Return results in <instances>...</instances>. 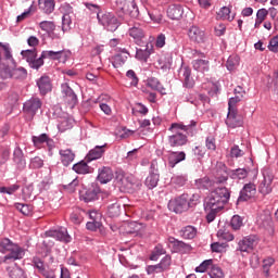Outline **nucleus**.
I'll return each instance as SVG.
<instances>
[{
  "mask_svg": "<svg viewBox=\"0 0 278 278\" xmlns=\"http://www.w3.org/2000/svg\"><path fill=\"white\" fill-rule=\"evenodd\" d=\"M240 101H242V96H235L230 98L228 102V112H238L236 104L240 103Z\"/></svg>",
  "mask_w": 278,
  "mask_h": 278,
  "instance_id": "obj_48",
  "label": "nucleus"
},
{
  "mask_svg": "<svg viewBox=\"0 0 278 278\" xmlns=\"http://www.w3.org/2000/svg\"><path fill=\"white\" fill-rule=\"evenodd\" d=\"M168 242L170 244H173L175 251H188L190 250V245L186 244L185 242L182 241H179L173 237H169L168 238Z\"/></svg>",
  "mask_w": 278,
  "mask_h": 278,
  "instance_id": "obj_39",
  "label": "nucleus"
},
{
  "mask_svg": "<svg viewBox=\"0 0 278 278\" xmlns=\"http://www.w3.org/2000/svg\"><path fill=\"white\" fill-rule=\"evenodd\" d=\"M231 193L226 187H217L213 190L205 202V211L207 212V223H213L216 218V214L225 207L226 203H229Z\"/></svg>",
  "mask_w": 278,
  "mask_h": 278,
  "instance_id": "obj_1",
  "label": "nucleus"
},
{
  "mask_svg": "<svg viewBox=\"0 0 278 278\" xmlns=\"http://www.w3.org/2000/svg\"><path fill=\"white\" fill-rule=\"evenodd\" d=\"M99 194V190L98 189H94V188H91V189H88L85 194L83 195L84 198V201L86 203H90V201H97V197Z\"/></svg>",
  "mask_w": 278,
  "mask_h": 278,
  "instance_id": "obj_43",
  "label": "nucleus"
},
{
  "mask_svg": "<svg viewBox=\"0 0 278 278\" xmlns=\"http://www.w3.org/2000/svg\"><path fill=\"white\" fill-rule=\"evenodd\" d=\"M71 25H73V20L71 18V14H64L62 17V31L71 30Z\"/></svg>",
  "mask_w": 278,
  "mask_h": 278,
  "instance_id": "obj_49",
  "label": "nucleus"
},
{
  "mask_svg": "<svg viewBox=\"0 0 278 278\" xmlns=\"http://www.w3.org/2000/svg\"><path fill=\"white\" fill-rule=\"evenodd\" d=\"M129 58V52L125 49L119 50V52H117L114 56H113V66L114 68H118L121 66H123V64H125V62H127Z\"/></svg>",
  "mask_w": 278,
  "mask_h": 278,
  "instance_id": "obj_25",
  "label": "nucleus"
},
{
  "mask_svg": "<svg viewBox=\"0 0 278 278\" xmlns=\"http://www.w3.org/2000/svg\"><path fill=\"white\" fill-rule=\"evenodd\" d=\"M12 68H14V64H12V66L3 65L0 68V76L2 77V79H11L12 78Z\"/></svg>",
  "mask_w": 278,
  "mask_h": 278,
  "instance_id": "obj_46",
  "label": "nucleus"
},
{
  "mask_svg": "<svg viewBox=\"0 0 278 278\" xmlns=\"http://www.w3.org/2000/svg\"><path fill=\"white\" fill-rule=\"evenodd\" d=\"M59 154L61 155V163L63 166H71L72 162L75 160V154L71 149L60 150Z\"/></svg>",
  "mask_w": 278,
  "mask_h": 278,
  "instance_id": "obj_27",
  "label": "nucleus"
},
{
  "mask_svg": "<svg viewBox=\"0 0 278 278\" xmlns=\"http://www.w3.org/2000/svg\"><path fill=\"white\" fill-rule=\"evenodd\" d=\"M114 179V172L110 167H101L98 174V180L100 184H108Z\"/></svg>",
  "mask_w": 278,
  "mask_h": 278,
  "instance_id": "obj_23",
  "label": "nucleus"
},
{
  "mask_svg": "<svg viewBox=\"0 0 278 278\" xmlns=\"http://www.w3.org/2000/svg\"><path fill=\"white\" fill-rule=\"evenodd\" d=\"M162 267L163 270H168L170 268V264H172V260L170 256L166 255L165 257H163L161 260V262L159 263Z\"/></svg>",
  "mask_w": 278,
  "mask_h": 278,
  "instance_id": "obj_61",
  "label": "nucleus"
},
{
  "mask_svg": "<svg viewBox=\"0 0 278 278\" xmlns=\"http://www.w3.org/2000/svg\"><path fill=\"white\" fill-rule=\"evenodd\" d=\"M126 77L127 79H129L130 81V86H138V75H136V72L134 70H129L127 73H126Z\"/></svg>",
  "mask_w": 278,
  "mask_h": 278,
  "instance_id": "obj_53",
  "label": "nucleus"
},
{
  "mask_svg": "<svg viewBox=\"0 0 278 278\" xmlns=\"http://www.w3.org/2000/svg\"><path fill=\"white\" fill-rule=\"evenodd\" d=\"M167 16L172 18V21H179L181 16H184V8L179 4H172L167 9Z\"/></svg>",
  "mask_w": 278,
  "mask_h": 278,
  "instance_id": "obj_24",
  "label": "nucleus"
},
{
  "mask_svg": "<svg viewBox=\"0 0 278 278\" xmlns=\"http://www.w3.org/2000/svg\"><path fill=\"white\" fill-rule=\"evenodd\" d=\"M30 68H35L36 71H38V68H40V66H43L45 64V58H42V54L38 58V59H34L30 63H28Z\"/></svg>",
  "mask_w": 278,
  "mask_h": 278,
  "instance_id": "obj_55",
  "label": "nucleus"
},
{
  "mask_svg": "<svg viewBox=\"0 0 278 278\" xmlns=\"http://www.w3.org/2000/svg\"><path fill=\"white\" fill-rule=\"evenodd\" d=\"M132 5H134V0H116L115 1V10H117L122 14L129 12V7L131 8Z\"/></svg>",
  "mask_w": 278,
  "mask_h": 278,
  "instance_id": "obj_33",
  "label": "nucleus"
},
{
  "mask_svg": "<svg viewBox=\"0 0 278 278\" xmlns=\"http://www.w3.org/2000/svg\"><path fill=\"white\" fill-rule=\"evenodd\" d=\"M73 170L77 173V175H88V173H92L90 166L85 161H80L73 165Z\"/></svg>",
  "mask_w": 278,
  "mask_h": 278,
  "instance_id": "obj_34",
  "label": "nucleus"
},
{
  "mask_svg": "<svg viewBox=\"0 0 278 278\" xmlns=\"http://www.w3.org/2000/svg\"><path fill=\"white\" fill-rule=\"evenodd\" d=\"M184 160H186V152H169L167 155V162L170 168H175Z\"/></svg>",
  "mask_w": 278,
  "mask_h": 278,
  "instance_id": "obj_20",
  "label": "nucleus"
},
{
  "mask_svg": "<svg viewBox=\"0 0 278 278\" xmlns=\"http://www.w3.org/2000/svg\"><path fill=\"white\" fill-rule=\"evenodd\" d=\"M13 162L17 170H24L25 166H27V162L25 161V154L23 153V150L20 147L14 149Z\"/></svg>",
  "mask_w": 278,
  "mask_h": 278,
  "instance_id": "obj_14",
  "label": "nucleus"
},
{
  "mask_svg": "<svg viewBox=\"0 0 278 278\" xmlns=\"http://www.w3.org/2000/svg\"><path fill=\"white\" fill-rule=\"evenodd\" d=\"M98 18L108 31H116L118 29V18H116L114 14L105 13L101 17L98 15Z\"/></svg>",
  "mask_w": 278,
  "mask_h": 278,
  "instance_id": "obj_9",
  "label": "nucleus"
},
{
  "mask_svg": "<svg viewBox=\"0 0 278 278\" xmlns=\"http://www.w3.org/2000/svg\"><path fill=\"white\" fill-rule=\"evenodd\" d=\"M27 77V70L24 67H17L16 68V63L13 64L12 68V77L13 79H25Z\"/></svg>",
  "mask_w": 278,
  "mask_h": 278,
  "instance_id": "obj_40",
  "label": "nucleus"
},
{
  "mask_svg": "<svg viewBox=\"0 0 278 278\" xmlns=\"http://www.w3.org/2000/svg\"><path fill=\"white\" fill-rule=\"evenodd\" d=\"M62 94H63V101L73 110L77 105V94L73 89L68 86V84L62 85Z\"/></svg>",
  "mask_w": 278,
  "mask_h": 278,
  "instance_id": "obj_10",
  "label": "nucleus"
},
{
  "mask_svg": "<svg viewBox=\"0 0 278 278\" xmlns=\"http://www.w3.org/2000/svg\"><path fill=\"white\" fill-rule=\"evenodd\" d=\"M182 77H184V86L186 88H194V79H192V71L190 67H182L181 68Z\"/></svg>",
  "mask_w": 278,
  "mask_h": 278,
  "instance_id": "obj_30",
  "label": "nucleus"
},
{
  "mask_svg": "<svg viewBox=\"0 0 278 278\" xmlns=\"http://www.w3.org/2000/svg\"><path fill=\"white\" fill-rule=\"evenodd\" d=\"M131 18H138L140 16V10L138 9V4H136V0H132V7H128V11L126 13Z\"/></svg>",
  "mask_w": 278,
  "mask_h": 278,
  "instance_id": "obj_47",
  "label": "nucleus"
},
{
  "mask_svg": "<svg viewBox=\"0 0 278 278\" xmlns=\"http://www.w3.org/2000/svg\"><path fill=\"white\" fill-rule=\"evenodd\" d=\"M40 29L46 31L50 38H55V23L51 21H43L39 23Z\"/></svg>",
  "mask_w": 278,
  "mask_h": 278,
  "instance_id": "obj_28",
  "label": "nucleus"
},
{
  "mask_svg": "<svg viewBox=\"0 0 278 278\" xmlns=\"http://www.w3.org/2000/svg\"><path fill=\"white\" fill-rule=\"evenodd\" d=\"M30 168H42L45 166V161L40 156H35L30 160Z\"/></svg>",
  "mask_w": 278,
  "mask_h": 278,
  "instance_id": "obj_57",
  "label": "nucleus"
},
{
  "mask_svg": "<svg viewBox=\"0 0 278 278\" xmlns=\"http://www.w3.org/2000/svg\"><path fill=\"white\" fill-rule=\"evenodd\" d=\"M215 184L214 180L204 177L195 180V188H198V190H210V188H214Z\"/></svg>",
  "mask_w": 278,
  "mask_h": 278,
  "instance_id": "obj_29",
  "label": "nucleus"
},
{
  "mask_svg": "<svg viewBox=\"0 0 278 278\" xmlns=\"http://www.w3.org/2000/svg\"><path fill=\"white\" fill-rule=\"evenodd\" d=\"M168 210H170V212H175V214L188 212V210H190V204H188V194L184 193L178 198L170 200L168 202Z\"/></svg>",
  "mask_w": 278,
  "mask_h": 278,
  "instance_id": "obj_5",
  "label": "nucleus"
},
{
  "mask_svg": "<svg viewBox=\"0 0 278 278\" xmlns=\"http://www.w3.org/2000/svg\"><path fill=\"white\" fill-rule=\"evenodd\" d=\"M169 131L173 135L168 137V144L173 148L184 147L188 144V126H184L182 124L174 123L169 127Z\"/></svg>",
  "mask_w": 278,
  "mask_h": 278,
  "instance_id": "obj_2",
  "label": "nucleus"
},
{
  "mask_svg": "<svg viewBox=\"0 0 278 278\" xmlns=\"http://www.w3.org/2000/svg\"><path fill=\"white\" fill-rule=\"evenodd\" d=\"M188 36L192 42H197L198 45L205 42V31L201 30L198 26H191Z\"/></svg>",
  "mask_w": 278,
  "mask_h": 278,
  "instance_id": "obj_13",
  "label": "nucleus"
},
{
  "mask_svg": "<svg viewBox=\"0 0 278 278\" xmlns=\"http://www.w3.org/2000/svg\"><path fill=\"white\" fill-rule=\"evenodd\" d=\"M186 181H188V179L186 178V176H174L172 178V184H175V186H186Z\"/></svg>",
  "mask_w": 278,
  "mask_h": 278,
  "instance_id": "obj_60",
  "label": "nucleus"
},
{
  "mask_svg": "<svg viewBox=\"0 0 278 278\" xmlns=\"http://www.w3.org/2000/svg\"><path fill=\"white\" fill-rule=\"evenodd\" d=\"M268 49L273 53H278V35L269 40Z\"/></svg>",
  "mask_w": 278,
  "mask_h": 278,
  "instance_id": "obj_58",
  "label": "nucleus"
},
{
  "mask_svg": "<svg viewBox=\"0 0 278 278\" xmlns=\"http://www.w3.org/2000/svg\"><path fill=\"white\" fill-rule=\"evenodd\" d=\"M42 108V100L40 98L33 97L24 103L23 110L30 118L36 116V112Z\"/></svg>",
  "mask_w": 278,
  "mask_h": 278,
  "instance_id": "obj_8",
  "label": "nucleus"
},
{
  "mask_svg": "<svg viewBox=\"0 0 278 278\" xmlns=\"http://www.w3.org/2000/svg\"><path fill=\"white\" fill-rule=\"evenodd\" d=\"M217 238L219 240H226V242H231L233 240V236L229 231L218 230Z\"/></svg>",
  "mask_w": 278,
  "mask_h": 278,
  "instance_id": "obj_54",
  "label": "nucleus"
},
{
  "mask_svg": "<svg viewBox=\"0 0 278 278\" xmlns=\"http://www.w3.org/2000/svg\"><path fill=\"white\" fill-rule=\"evenodd\" d=\"M226 125L230 129H236V127H242L244 125V117L238 113V111H228Z\"/></svg>",
  "mask_w": 278,
  "mask_h": 278,
  "instance_id": "obj_11",
  "label": "nucleus"
},
{
  "mask_svg": "<svg viewBox=\"0 0 278 278\" xmlns=\"http://www.w3.org/2000/svg\"><path fill=\"white\" fill-rule=\"evenodd\" d=\"M10 278H25V271L16 264L8 267Z\"/></svg>",
  "mask_w": 278,
  "mask_h": 278,
  "instance_id": "obj_36",
  "label": "nucleus"
},
{
  "mask_svg": "<svg viewBox=\"0 0 278 278\" xmlns=\"http://www.w3.org/2000/svg\"><path fill=\"white\" fill-rule=\"evenodd\" d=\"M273 179H275L273 172L268 168L263 169V179L258 186V192L263 194V197L273 192Z\"/></svg>",
  "mask_w": 278,
  "mask_h": 278,
  "instance_id": "obj_6",
  "label": "nucleus"
},
{
  "mask_svg": "<svg viewBox=\"0 0 278 278\" xmlns=\"http://www.w3.org/2000/svg\"><path fill=\"white\" fill-rule=\"evenodd\" d=\"M49 238H55V240H60L61 242H71V235L66 228H61L60 230H52L46 232Z\"/></svg>",
  "mask_w": 278,
  "mask_h": 278,
  "instance_id": "obj_17",
  "label": "nucleus"
},
{
  "mask_svg": "<svg viewBox=\"0 0 278 278\" xmlns=\"http://www.w3.org/2000/svg\"><path fill=\"white\" fill-rule=\"evenodd\" d=\"M109 216L111 218H116V216H121V204L113 203L108 207Z\"/></svg>",
  "mask_w": 278,
  "mask_h": 278,
  "instance_id": "obj_45",
  "label": "nucleus"
},
{
  "mask_svg": "<svg viewBox=\"0 0 278 278\" xmlns=\"http://www.w3.org/2000/svg\"><path fill=\"white\" fill-rule=\"evenodd\" d=\"M37 86L40 94H47V92H51L52 90L51 78H49V76H41L37 80Z\"/></svg>",
  "mask_w": 278,
  "mask_h": 278,
  "instance_id": "obj_21",
  "label": "nucleus"
},
{
  "mask_svg": "<svg viewBox=\"0 0 278 278\" xmlns=\"http://www.w3.org/2000/svg\"><path fill=\"white\" fill-rule=\"evenodd\" d=\"M125 231L131 236H140L144 231V226L138 222H130L125 224Z\"/></svg>",
  "mask_w": 278,
  "mask_h": 278,
  "instance_id": "obj_19",
  "label": "nucleus"
},
{
  "mask_svg": "<svg viewBox=\"0 0 278 278\" xmlns=\"http://www.w3.org/2000/svg\"><path fill=\"white\" fill-rule=\"evenodd\" d=\"M213 262L214 261H212V260H206V261L202 262L200 264V266H198L195 268V273H205V270H207L210 268V266H212Z\"/></svg>",
  "mask_w": 278,
  "mask_h": 278,
  "instance_id": "obj_56",
  "label": "nucleus"
},
{
  "mask_svg": "<svg viewBox=\"0 0 278 278\" xmlns=\"http://www.w3.org/2000/svg\"><path fill=\"white\" fill-rule=\"evenodd\" d=\"M105 153V146H96L86 156V162H92L99 160Z\"/></svg>",
  "mask_w": 278,
  "mask_h": 278,
  "instance_id": "obj_26",
  "label": "nucleus"
},
{
  "mask_svg": "<svg viewBox=\"0 0 278 278\" xmlns=\"http://www.w3.org/2000/svg\"><path fill=\"white\" fill-rule=\"evenodd\" d=\"M151 53H153V45L147 43L144 49H137L136 59L140 62H147V60H149L151 56Z\"/></svg>",
  "mask_w": 278,
  "mask_h": 278,
  "instance_id": "obj_22",
  "label": "nucleus"
},
{
  "mask_svg": "<svg viewBox=\"0 0 278 278\" xmlns=\"http://www.w3.org/2000/svg\"><path fill=\"white\" fill-rule=\"evenodd\" d=\"M116 186L119 187L124 192H131L136 188H140V181L136 179L132 175L119 174L115 178Z\"/></svg>",
  "mask_w": 278,
  "mask_h": 278,
  "instance_id": "obj_4",
  "label": "nucleus"
},
{
  "mask_svg": "<svg viewBox=\"0 0 278 278\" xmlns=\"http://www.w3.org/2000/svg\"><path fill=\"white\" fill-rule=\"evenodd\" d=\"M257 247V237L248 236L239 240L237 251L241 253H251Z\"/></svg>",
  "mask_w": 278,
  "mask_h": 278,
  "instance_id": "obj_7",
  "label": "nucleus"
},
{
  "mask_svg": "<svg viewBox=\"0 0 278 278\" xmlns=\"http://www.w3.org/2000/svg\"><path fill=\"white\" fill-rule=\"evenodd\" d=\"M147 86L152 90H157V92H161V94H166V88H164L160 80L155 77L148 78Z\"/></svg>",
  "mask_w": 278,
  "mask_h": 278,
  "instance_id": "obj_31",
  "label": "nucleus"
},
{
  "mask_svg": "<svg viewBox=\"0 0 278 278\" xmlns=\"http://www.w3.org/2000/svg\"><path fill=\"white\" fill-rule=\"evenodd\" d=\"M165 270L161 267L160 263L156 265H149L147 267L148 275H153L154 273H164Z\"/></svg>",
  "mask_w": 278,
  "mask_h": 278,
  "instance_id": "obj_59",
  "label": "nucleus"
},
{
  "mask_svg": "<svg viewBox=\"0 0 278 278\" xmlns=\"http://www.w3.org/2000/svg\"><path fill=\"white\" fill-rule=\"evenodd\" d=\"M210 277L211 278H223L224 277L223 269H220L219 267H214L210 273Z\"/></svg>",
  "mask_w": 278,
  "mask_h": 278,
  "instance_id": "obj_64",
  "label": "nucleus"
},
{
  "mask_svg": "<svg viewBox=\"0 0 278 278\" xmlns=\"http://www.w3.org/2000/svg\"><path fill=\"white\" fill-rule=\"evenodd\" d=\"M63 55L65 58H68L71 55V52H66L64 50H59V51H52V50H46L41 52V58L45 60H62Z\"/></svg>",
  "mask_w": 278,
  "mask_h": 278,
  "instance_id": "obj_18",
  "label": "nucleus"
},
{
  "mask_svg": "<svg viewBox=\"0 0 278 278\" xmlns=\"http://www.w3.org/2000/svg\"><path fill=\"white\" fill-rule=\"evenodd\" d=\"M129 36L134 38L136 45H142L144 40V29L140 24H135L131 28H129Z\"/></svg>",
  "mask_w": 278,
  "mask_h": 278,
  "instance_id": "obj_15",
  "label": "nucleus"
},
{
  "mask_svg": "<svg viewBox=\"0 0 278 278\" xmlns=\"http://www.w3.org/2000/svg\"><path fill=\"white\" fill-rule=\"evenodd\" d=\"M72 128H73V123L70 119H63L59 124L60 131H66L67 129H72Z\"/></svg>",
  "mask_w": 278,
  "mask_h": 278,
  "instance_id": "obj_62",
  "label": "nucleus"
},
{
  "mask_svg": "<svg viewBox=\"0 0 278 278\" xmlns=\"http://www.w3.org/2000/svg\"><path fill=\"white\" fill-rule=\"evenodd\" d=\"M21 55L26 59V62L30 64L35 58H37L36 50H23Z\"/></svg>",
  "mask_w": 278,
  "mask_h": 278,
  "instance_id": "obj_51",
  "label": "nucleus"
},
{
  "mask_svg": "<svg viewBox=\"0 0 278 278\" xmlns=\"http://www.w3.org/2000/svg\"><path fill=\"white\" fill-rule=\"evenodd\" d=\"M243 223H242V217H240L239 215H233L231 220H230V226L235 231H238V229H240V227H242Z\"/></svg>",
  "mask_w": 278,
  "mask_h": 278,
  "instance_id": "obj_52",
  "label": "nucleus"
},
{
  "mask_svg": "<svg viewBox=\"0 0 278 278\" xmlns=\"http://www.w3.org/2000/svg\"><path fill=\"white\" fill-rule=\"evenodd\" d=\"M256 192H257V188L255 187V184H252V182L245 184L240 191L238 203L250 201V199H253V197H255Z\"/></svg>",
  "mask_w": 278,
  "mask_h": 278,
  "instance_id": "obj_12",
  "label": "nucleus"
},
{
  "mask_svg": "<svg viewBox=\"0 0 278 278\" xmlns=\"http://www.w3.org/2000/svg\"><path fill=\"white\" fill-rule=\"evenodd\" d=\"M180 236H182L186 240H192L197 237V228L187 226L180 230Z\"/></svg>",
  "mask_w": 278,
  "mask_h": 278,
  "instance_id": "obj_38",
  "label": "nucleus"
},
{
  "mask_svg": "<svg viewBox=\"0 0 278 278\" xmlns=\"http://www.w3.org/2000/svg\"><path fill=\"white\" fill-rule=\"evenodd\" d=\"M38 3L45 14H51L55 10V1L53 0H38Z\"/></svg>",
  "mask_w": 278,
  "mask_h": 278,
  "instance_id": "obj_35",
  "label": "nucleus"
},
{
  "mask_svg": "<svg viewBox=\"0 0 278 278\" xmlns=\"http://www.w3.org/2000/svg\"><path fill=\"white\" fill-rule=\"evenodd\" d=\"M240 64V58L238 56H229L227 62H226V68L228 71H235L236 66Z\"/></svg>",
  "mask_w": 278,
  "mask_h": 278,
  "instance_id": "obj_50",
  "label": "nucleus"
},
{
  "mask_svg": "<svg viewBox=\"0 0 278 278\" xmlns=\"http://www.w3.org/2000/svg\"><path fill=\"white\" fill-rule=\"evenodd\" d=\"M231 179H247L249 177V170L245 168H237L230 172Z\"/></svg>",
  "mask_w": 278,
  "mask_h": 278,
  "instance_id": "obj_41",
  "label": "nucleus"
},
{
  "mask_svg": "<svg viewBox=\"0 0 278 278\" xmlns=\"http://www.w3.org/2000/svg\"><path fill=\"white\" fill-rule=\"evenodd\" d=\"M14 207L24 216H30L31 212L34 211V207L29 204L15 203Z\"/></svg>",
  "mask_w": 278,
  "mask_h": 278,
  "instance_id": "obj_42",
  "label": "nucleus"
},
{
  "mask_svg": "<svg viewBox=\"0 0 278 278\" xmlns=\"http://www.w3.org/2000/svg\"><path fill=\"white\" fill-rule=\"evenodd\" d=\"M194 71L198 73H207L210 71V61L198 59L192 62Z\"/></svg>",
  "mask_w": 278,
  "mask_h": 278,
  "instance_id": "obj_32",
  "label": "nucleus"
},
{
  "mask_svg": "<svg viewBox=\"0 0 278 278\" xmlns=\"http://www.w3.org/2000/svg\"><path fill=\"white\" fill-rule=\"evenodd\" d=\"M160 255H166V250L164 249V247L159 244L154 248V251L152 252L150 260L152 262H157Z\"/></svg>",
  "mask_w": 278,
  "mask_h": 278,
  "instance_id": "obj_44",
  "label": "nucleus"
},
{
  "mask_svg": "<svg viewBox=\"0 0 278 278\" xmlns=\"http://www.w3.org/2000/svg\"><path fill=\"white\" fill-rule=\"evenodd\" d=\"M0 253H9L5 260H23L25 250L12 243L10 239H2L0 242Z\"/></svg>",
  "mask_w": 278,
  "mask_h": 278,
  "instance_id": "obj_3",
  "label": "nucleus"
},
{
  "mask_svg": "<svg viewBox=\"0 0 278 278\" xmlns=\"http://www.w3.org/2000/svg\"><path fill=\"white\" fill-rule=\"evenodd\" d=\"M160 181V174L152 172L150 175L146 178V186L152 190V188L157 187V182Z\"/></svg>",
  "mask_w": 278,
  "mask_h": 278,
  "instance_id": "obj_37",
  "label": "nucleus"
},
{
  "mask_svg": "<svg viewBox=\"0 0 278 278\" xmlns=\"http://www.w3.org/2000/svg\"><path fill=\"white\" fill-rule=\"evenodd\" d=\"M205 144H206V149H208V151H216V138L207 137Z\"/></svg>",
  "mask_w": 278,
  "mask_h": 278,
  "instance_id": "obj_63",
  "label": "nucleus"
},
{
  "mask_svg": "<svg viewBox=\"0 0 278 278\" xmlns=\"http://www.w3.org/2000/svg\"><path fill=\"white\" fill-rule=\"evenodd\" d=\"M34 147L37 149H40L42 144H46L49 147V149H53V139L49 138V135L47 134H41L39 136H33L31 137Z\"/></svg>",
  "mask_w": 278,
  "mask_h": 278,
  "instance_id": "obj_16",
  "label": "nucleus"
}]
</instances>
